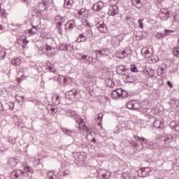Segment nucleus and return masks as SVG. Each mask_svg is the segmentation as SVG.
Wrapping results in <instances>:
<instances>
[{"label":"nucleus","instance_id":"dca6fc26","mask_svg":"<svg viewBox=\"0 0 179 179\" xmlns=\"http://www.w3.org/2000/svg\"><path fill=\"white\" fill-rule=\"evenodd\" d=\"M55 22H56V25L62 26V24H64L65 22H66V17H62V16H60L59 15H56Z\"/></svg>","mask_w":179,"mask_h":179},{"label":"nucleus","instance_id":"4be33fe9","mask_svg":"<svg viewBox=\"0 0 179 179\" xmlns=\"http://www.w3.org/2000/svg\"><path fill=\"white\" fill-rule=\"evenodd\" d=\"M17 163H19L17 158L10 157L8 159V166H10L11 169L16 167V166H17Z\"/></svg>","mask_w":179,"mask_h":179},{"label":"nucleus","instance_id":"58836bf2","mask_svg":"<svg viewBox=\"0 0 179 179\" xmlns=\"http://www.w3.org/2000/svg\"><path fill=\"white\" fill-rule=\"evenodd\" d=\"M159 73H160L162 78H164V76H166V74L167 73V71H166V69H164V68L160 67L159 68Z\"/></svg>","mask_w":179,"mask_h":179},{"label":"nucleus","instance_id":"e433bc0d","mask_svg":"<svg viewBox=\"0 0 179 179\" xmlns=\"http://www.w3.org/2000/svg\"><path fill=\"white\" fill-rule=\"evenodd\" d=\"M147 73V75L150 76V78H153L155 76V70L152 69H145V71Z\"/></svg>","mask_w":179,"mask_h":179},{"label":"nucleus","instance_id":"bf43d9fd","mask_svg":"<svg viewBox=\"0 0 179 179\" xmlns=\"http://www.w3.org/2000/svg\"><path fill=\"white\" fill-rule=\"evenodd\" d=\"M50 72H52L53 73H55V69H54V65H51L50 66H49L48 68Z\"/></svg>","mask_w":179,"mask_h":179},{"label":"nucleus","instance_id":"9b49d317","mask_svg":"<svg viewBox=\"0 0 179 179\" xmlns=\"http://www.w3.org/2000/svg\"><path fill=\"white\" fill-rule=\"evenodd\" d=\"M120 10L118 9V6L115 4H113L109 7L108 14L110 16H115V15H118Z\"/></svg>","mask_w":179,"mask_h":179},{"label":"nucleus","instance_id":"49530a36","mask_svg":"<svg viewBox=\"0 0 179 179\" xmlns=\"http://www.w3.org/2000/svg\"><path fill=\"white\" fill-rule=\"evenodd\" d=\"M145 54V58H150L152 57V53L149 51V50H146L144 52Z\"/></svg>","mask_w":179,"mask_h":179},{"label":"nucleus","instance_id":"680f3d73","mask_svg":"<svg viewBox=\"0 0 179 179\" xmlns=\"http://www.w3.org/2000/svg\"><path fill=\"white\" fill-rule=\"evenodd\" d=\"M50 111H51L52 113H53V114H55V113H57V111H58V110H57L55 108H54L53 106H52L50 107Z\"/></svg>","mask_w":179,"mask_h":179},{"label":"nucleus","instance_id":"20e7f679","mask_svg":"<svg viewBox=\"0 0 179 179\" xmlns=\"http://www.w3.org/2000/svg\"><path fill=\"white\" fill-rule=\"evenodd\" d=\"M150 171H152V169L149 167L141 168L137 171V174L138 177L145 178V177L150 176Z\"/></svg>","mask_w":179,"mask_h":179},{"label":"nucleus","instance_id":"1a4fd4ad","mask_svg":"<svg viewBox=\"0 0 179 179\" xmlns=\"http://www.w3.org/2000/svg\"><path fill=\"white\" fill-rule=\"evenodd\" d=\"M96 27L101 33H107L108 31V28H107V25H106L104 21H99L96 23Z\"/></svg>","mask_w":179,"mask_h":179},{"label":"nucleus","instance_id":"a878e982","mask_svg":"<svg viewBox=\"0 0 179 179\" xmlns=\"http://www.w3.org/2000/svg\"><path fill=\"white\" fill-rule=\"evenodd\" d=\"M10 63L12 65H14V66H19L20 64H22V61L19 57H13L12 59L10 60Z\"/></svg>","mask_w":179,"mask_h":179},{"label":"nucleus","instance_id":"473e14b6","mask_svg":"<svg viewBox=\"0 0 179 179\" xmlns=\"http://www.w3.org/2000/svg\"><path fill=\"white\" fill-rule=\"evenodd\" d=\"M0 17H1V19H6V17H8V13L4 8L0 10Z\"/></svg>","mask_w":179,"mask_h":179},{"label":"nucleus","instance_id":"f704fd0d","mask_svg":"<svg viewBox=\"0 0 179 179\" xmlns=\"http://www.w3.org/2000/svg\"><path fill=\"white\" fill-rule=\"evenodd\" d=\"M129 54H131V50H122L120 52V58H124L125 57H127V55H129Z\"/></svg>","mask_w":179,"mask_h":179},{"label":"nucleus","instance_id":"7ed1b4c3","mask_svg":"<svg viewBox=\"0 0 179 179\" xmlns=\"http://www.w3.org/2000/svg\"><path fill=\"white\" fill-rule=\"evenodd\" d=\"M127 71H129V69L125 68V66L124 65H119L116 67V72L117 75H122V76H125L127 81L131 82L129 80V78H130L129 75L125 74L127 73Z\"/></svg>","mask_w":179,"mask_h":179},{"label":"nucleus","instance_id":"052dcab7","mask_svg":"<svg viewBox=\"0 0 179 179\" xmlns=\"http://www.w3.org/2000/svg\"><path fill=\"white\" fill-rule=\"evenodd\" d=\"M55 99H56L55 104H59V103H61V101H59V99H61V96H59V95H57Z\"/></svg>","mask_w":179,"mask_h":179},{"label":"nucleus","instance_id":"5fc2aeb1","mask_svg":"<svg viewBox=\"0 0 179 179\" xmlns=\"http://www.w3.org/2000/svg\"><path fill=\"white\" fill-rule=\"evenodd\" d=\"M56 27H57V29L58 30V33L59 34H62V30H63L62 25H56Z\"/></svg>","mask_w":179,"mask_h":179},{"label":"nucleus","instance_id":"f257e3e1","mask_svg":"<svg viewBox=\"0 0 179 179\" xmlns=\"http://www.w3.org/2000/svg\"><path fill=\"white\" fill-rule=\"evenodd\" d=\"M66 99L67 100H71V101H76V100L80 99V92L76 89H73L66 95Z\"/></svg>","mask_w":179,"mask_h":179},{"label":"nucleus","instance_id":"13d9d810","mask_svg":"<svg viewBox=\"0 0 179 179\" xmlns=\"http://www.w3.org/2000/svg\"><path fill=\"white\" fill-rule=\"evenodd\" d=\"M24 79H26V76H24V75H22L21 77L17 78V82L20 83L22 80H24Z\"/></svg>","mask_w":179,"mask_h":179},{"label":"nucleus","instance_id":"6ab92c4d","mask_svg":"<svg viewBox=\"0 0 179 179\" xmlns=\"http://www.w3.org/2000/svg\"><path fill=\"white\" fill-rule=\"evenodd\" d=\"M78 124V128L80 129V131H83V129H87V127H86V123H85V121L82 118H79L76 122Z\"/></svg>","mask_w":179,"mask_h":179},{"label":"nucleus","instance_id":"de8ad7c7","mask_svg":"<svg viewBox=\"0 0 179 179\" xmlns=\"http://www.w3.org/2000/svg\"><path fill=\"white\" fill-rule=\"evenodd\" d=\"M41 5L44 6L43 9L42 10V11L44 12V10H45V8H47V5H48V1H43L42 3L40 4V6H41Z\"/></svg>","mask_w":179,"mask_h":179},{"label":"nucleus","instance_id":"72a5a7b5","mask_svg":"<svg viewBox=\"0 0 179 179\" xmlns=\"http://www.w3.org/2000/svg\"><path fill=\"white\" fill-rule=\"evenodd\" d=\"M76 58H77V59L80 61V62H83V61L84 59H86L87 57H86V55H84V54H82V53H77L76 54Z\"/></svg>","mask_w":179,"mask_h":179},{"label":"nucleus","instance_id":"2eb2a0df","mask_svg":"<svg viewBox=\"0 0 179 179\" xmlns=\"http://www.w3.org/2000/svg\"><path fill=\"white\" fill-rule=\"evenodd\" d=\"M134 139H136V142H140L139 146H143V149L145 146V145L148 144V139L143 138V137H139V136L134 135Z\"/></svg>","mask_w":179,"mask_h":179},{"label":"nucleus","instance_id":"774afa93","mask_svg":"<svg viewBox=\"0 0 179 179\" xmlns=\"http://www.w3.org/2000/svg\"><path fill=\"white\" fill-rule=\"evenodd\" d=\"M176 166H177V167H179V159H177L176 161Z\"/></svg>","mask_w":179,"mask_h":179},{"label":"nucleus","instance_id":"8fccbe9b","mask_svg":"<svg viewBox=\"0 0 179 179\" xmlns=\"http://www.w3.org/2000/svg\"><path fill=\"white\" fill-rule=\"evenodd\" d=\"M83 26H86L87 27H90V23L87 20H83Z\"/></svg>","mask_w":179,"mask_h":179},{"label":"nucleus","instance_id":"37998d69","mask_svg":"<svg viewBox=\"0 0 179 179\" xmlns=\"http://www.w3.org/2000/svg\"><path fill=\"white\" fill-rule=\"evenodd\" d=\"M6 57V51H5L4 50H0V58L1 59H3Z\"/></svg>","mask_w":179,"mask_h":179},{"label":"nucleus","instance_id":"a18cd8bd","mask_svg":"<svg viewBox=\"0 0 179 179\" xmlns=\"http://www.w3.org/2000/svg\"><path fill=\"white\" fill-rule=\"evenodd\" d=\"M128 96H129L128 92H127V91L122 89L121 97H122V99H127V97H128Z\"/></svg>","mask_w":179,"mask_h":179},{"label":"nucleus","instance_id":"cd10ccee","mask_svg":"<svg viewBox=\"0 0 179 179\" xmlns=\"http://www.w3.org/2000/svg\"><path fill=\"white\" fill-rule=\"evenodd\" d=\"M73 5V0H64V8L66 9H72Z\"/></svg>","mask_w":179,"mask_h":179},{"label":"nucleus","instance_id":"aec40b11","mask_svg":"<svg viewBox=\"0 0 179 179\" xmlns=\"http://www.w3.org/2000/svg\"><path fill=\"white\" fill-rule=\"evenodd\" d=\"M65 30H72L73 27H76V23L75 22L74 20H69L66 24H65Z\"/></svg>","mask_w":179,"mask_h":179},{"label":"nucleus","instance_id":"c9c22d12","mask_svg":"<svg viewBox=\"0 0 179 179\" xmlns=\"http://www.w3.org/2000/svg\"><path fill=\"white\" fill-rule=\"evenodd\" d=\"M63 80L64 85H70V83H72V82L73 81V78L71 77H64Z\"/></svg>","mask_w":179,"mask_h":179},{"label":"nucleus","instance_id":"b1692460","mask_svg":"<svg viewBox=\"0 0 179 179\" xmlns=\"http://www.w3.org/2000/svg\"><path fill=\"white\" fill-rule=\"evenodd\" d=\"M62 131L64 134H66L68 136H71V138L76 136V131L75 130H70L68 129L63 128Z\"/></svg>","mask_w":179,"mask_h":179},{"label":"nucleus","instance_id":"412c9836","mask_svg":"<svg viewBox=\"0 0 179 179\" xmlns=\"http://www.w3.org/2000/svg\"><path fill=\"white\" fill-rule=\"evenodd\" d=\"M22 167L24 170V173H31V174H33V173H34V169H33V168L29 166V164H27V163L22 164Z\"/></svg>","mask_w":179,"mask_h":179},{"label":"nucleus","instance_id":"7c9ffc66","mask_svg":"<svg viewBox=\"0 0 179 179\" xmlns=\"http://www.w3.org/2000/svg\"><path fill=\"white\" fill-rule=\"evenodd\" d=\"M86 58L83 60L82 62H84V64H87V65H90L92 62H93V57L90 55H86Z\"/></svg>","mask_w":179,"mask_h":179},{"label":"nucleus","instance_id":"4468645a","mask_svg":"<svg viewBox=\"0 0 179 179\" xmlns=\"http://www.w3.org/2000/svg\"><path fill=\"white\" fill-rule=\"evenodd\" d=\"M162 141H164L165 146H167L169 143H171L174 138L171 134H167L162 138Z\"/></svg>","mask_w":179,"mask_h":179},{"label":"nucleus","instance_id":"338daca9","mask_svg":"<svg viewBox=\"0 0 179 179\" xmlns=\"http://www.w3.org/2000/svg\"><path fill=\"white\" fill-rule=\"evenodd\" d=\"M101 177H102L103 178H104V179H107V178H108V176H107V174H106V173H103V174H102Z\"/></svg>","mask_w":179,"mask_h":179},{"label":"nucleus","instance_id":"a211bd4d","mask_svg":"<svg viewBox=\"0 0 179 179\" xmlns=\"http://www.w3.org/2000/svg\"><path fill=\"white\" fill-rule=\"evenodd\" d=\"M169 33H174V31L170 30V29H164V34L157 33L156 34V37H157V38H158V40H162V38H164V37H166V36H169V34H170Z\"/></svg>","mask_w":179,"mask_h":179},{"label":"nucleus","instance_id":"393cba45","mask_svg":"<svg viewBox=\"0 0 179 179\" xmlns=\"http://www.w3.org/2000/svg\"><path fill=\"white\" fill-rule=\"evenodd\" d=\"M169 127L173 131H176V132H179V123H177L176 121H172L169 124Z\"/></svg>","mask_w":179,"mask_h":179},{"label":"nucleus","instance_id":"9d476101","mask_svg":"<svg viewBox=\"0 0 179 179\" xmlns=\"http://www.w3.org/2000/svg\"><path fill=\"white\" fill-rule=\"evenodd\" d=\"M22 174H24V171H23L22 169H17L10 172V176L12 179H16L19 178Z\"/></svg>","mask_w":179,"mask_h":179},{"label":"nucleus","instance_id":"09e8293b","mask_svg":"<svg viewBox=\"0 0 179 179\" xmlns=\"http://www.w3.org/2000/svg\"><path fill=\"white\" fill-rule=\"evenodd\" d=\"M122 178L124 179H131V174L127 173H122Z\"/></svg>","mask_w":179,"mask_h":179},{"label":"nucleus","instance_id":"2f4dec72","mask_svg":"<svg viewBox=\"0 0 179 179\" xmlns=\"http://www.w3.org/2000/svg\"><path fill=\"white\" fill-rule=\"evenodd\" d=\"M124 22L129 24V26H132L134 24V18L131 17H127L126 19L124 20Z\"/></svg>","mask_w":179,"mask_h":179},{"label":"nucleus","instance_id":"69168bd1","mask_svg":"<svg viewBox=\"0 0 179 179\" xmlns=\"http://www.w3.org/2000/svg\"><path fill=\"white\" fill-rule=\"evenodd\" d=\"M166 83L169 87H173V83L171 81H167Z\"/></svg>","mask_w":179,"mask_h":179},{"label":"nucleus","instance_id":"5701e85b","mask_svg":"<svg viewBox=\"0 0 179 179\" xmlns=\"http://www.w3.org/2000/svg\"><path fill=\"white\" fill-rule=\"evenodd\" d=\"M78 15H80V17H87V16H89V10L83 8L78 10Z\"/></svg>","mask_w":179,"mask_h":179},{"label":"nucleus","instance_id":"603ef678","mask_svg":"<svg viewBox=\"0 0 179 179\" xmlns=\"http://www.w3.org/2000/svg\"><path fill=\"white\" fill-rule=\"evenodd\" d=\"M143 19H139L138 20V27H140V29H143Z\"/></svg>","mask_w":179,"mask_h":179},{"label":"nucleus","instance_id":"e2e57ef3","mask_svg":"<svg viewBox=\"0 0 179 179\" xmlns=\"http://www.w3.org/2000/svg\"><path fill=\"white\" fill-rule=\"evenodd\" d=\"M20 2H22V3H25L27 6H29V0H20Z\"/></svg>","mask_w":179,"mask_h":179},{"label":"nucleus","instance_id":"0e129e2a","mask_svg":"<svg viewBox=\"0 0 179 179\" xmlns=\"http://www.w3.org/2000/svg\"><path fill=\"white\" fill-rule=\"evenodd\" d=\"M54 176V171H50L48 173V177H52Z\"/></svg>","mask_w":179,"mask_h":179},{"label":"nucleus","instance_id":"c85d7f7f","mask_svg":"<svg viewBox=\"0 0 179 179\" xmlns=\"http://www.w3.org/2000/svg\"><path fill=\"white\" fill-rule=\"evenodd\" d=\"M131 3L133 6H135L138 9L142 8V2L141 0H131Z\"/></svg>","mask_w":179,"mask_h":179},{"label":"nucleus","instance_id":"ddd939ff","mask_svg":"<svg viewBox=\"0 0 179 179\" xmlns=\"http://www.w3.org/2000/svg\"><path fill=\"white\" fill-rule=\"evenodd\" d=\"M153 127L154 128H155V129H158V131H162V129L164 128V124H163V122H162V120L155 119L153 123Z\"/></svg>","mask_w":179,"mask_h":179},{"label":"nucleus","instance_id":"3c124183","mask_svg":"<svg viewBox=\"0 0 179 179\" xmlns=\"http://www.w3.org/2000/svg\"><path fill=\"white\" fill-rule=\"evenodd\" d=\"M115 92H116V94L118 97H121L122 89H117L115 90Z\"/></svg>","mask_w":179,"mask_h":179},{"label":"nucleus","instance_id":"ea45409f","mask_svg":"<svg viewBox=\"0 0 179 179\" xmlns=\"http://www.w3.org/2000/svg\"><path fill=\"white\" fill-rule=\"evenodd\" d=\"M68 44H65V43H60L59 46V50L60 51H66V47H67Z\"/></svg>","mask_w":179,"mask_h":179},{"label":"nucleus","instance_id":"4c0bfd02","mask_svg":"<svg viewBox=\"0 0 179 179\" xmlns=\"http://www.w3.org/2000/svg\"><path fill=\"white\" fill-rule=\"evenodd\" d=\"M38 31V28L36 26H32V28H31L29 31V34H36Z\"/></svg>","mask_w":179,"mask_h":179},{"label":"nucleus","instance_id":"79ce46f5","mask_svg":"<svg viewBox=\"0 0 179 179\" xmlns=\"http://www.w3.org/2000/svg\"><path fill=\"white\" fill-rule=\"evenodd\" d=\"M66 51H67L68 52H72V51H73V45L72 44L67 45Z\"/></svg>","mask_w":179,"mask_h":179},{"label":"nucleus","instance_id":"f03ea898","mask_svg":"<svg viewBox=\"0 0 179 179\" xmlns=\"http://www.w3.org/2000/svg\"><path fill=\"white\" fill-rule=\"evenodd\" d=\"M87 34H80L76 39L77 43H86L87 40H89L92 36H93V32L92 31V29L88 28L87 29Z\"/></svg>","mask_w":179,"mask_h":179},{"label":"nucleus","instance_id":"f8f14e48","mask_svg":"<svg viewBox=\"0 0 179 179\" xmlns=\"http://www.w3.org/2000/svg\"><path fill=\"white\" fill-rule=\"evenodd\" d=\"M103 8H104V2L99 1L93 5L92 10H94V12H99V10H101Z\"/></svg>","mask_w":179,"mask_h":179},{"label":"nucleus","instance_id":"864d4df0","mask_svg":"<svg viewBox=\"0 0 179 179\" xmlns=\"http://www.w3.org/2000/svg\"><path fill=\"white\" fill-rule=\"evenodd\" d=\"M22 43H23V48H26V45H27V44H29V41H27V38L26 37H24V38H22Z\"/></svg>","mask_w":179,"mask_h":179},{"label":"nucleus","instance_id":"6e6d98bb","mask_svg":"<svg viewBox=\"0 0 179 179\" xmlns=\"http://www.w3.org/2000/svg\"><path fill=\"white\" fill-rule=\"evenodd\" d=\"M97 120L99 121V122H101L103 121V113H99L97 115Z\"/></svg>","mask_w":179,"mask_h":179},{"label":"nucleus","instance_id":"4d7b16f0","mask_svg":"<svg viewBox=\"0 0 179 179\" xmlns=\"http://www.w3.org/2000/svg\"><path fill=\"white\" fill-rule=\"evenodd\" d=\"M111 98L112 99H118V96L117 95V92L114 90L111 93Z\"/></svg>","mask_w":179,"mask_h":179},{"label":"nucleus","instance_id":"6e6552de","mask_svg":"<svg viewBox=\"0 0 179 179\" xmlns=\"http://www.w3.org/2000/svg\"><path fill=\"white\" fill-rule=\"evenodd\" d=\"M43 51L45 55H48V57H54L55 52H54V48L48 45H45V48H43Z\"/></svg>","mask_w":179,"mask_h":179},{"label":"nucleus","instance_id":"bb28decb","mask_svg":"<svg viewBox=\"0 0 179 179\" xmlns=\"http://www.w3.org/2000/svg\"><path fill=\"white\" fill-rule=\"evenodd\" d=\"M130 145L133 149H136V150H138V152L142 150V149H143V145H139L138 143L134 141H132L131 143H130Z\"/></svg>","mask_w":179,"mask_h":179},{"label":"nucleus","instance_id":"0eeeda50","mask_svg":"<svg viewBox=\"0 0 179 179\" xmlns=\"http://www.w3.org/2000/svg\"><path fill=\"white\" fill-rule=\"evenodd\" d=\"M95 54L96 57H108L111 52H110V48H103L99 50H96Z\"/></svg>","mask_w":179,"mask_h":179},{"label":"nucleus","instance_id":"c03bdc74","mask_svg":"<svg viewBox=\"0 0 179 179\" xmlns=\"http://www.w3.org/2000/svg\"><path fill=\"white\" fill-rule=\"evenodd\" d=\"M130 71L135 73L138 72V67H136L135 66V64H131V68H130Z\"/></svg>","mask_w":179,"mask_h":179},{"label":"nucleus","instance_id":"c756f323","mask_svg":"<svg viewBox=\"0 0 179 179\" xmlns=\"http://www.w3.org/2000/svg\"><path fill=\"white\" fill-rule=\"evenodd\" d=\"M170 107L171 108H178V101L175 99H171V101L169 103Z\"/></svg>","mask_w":179,"mask_h":179},{"label":"nucleus","instance_id":"39448f33","mask_svg":"<svg viewBox=\"0 0 179 179\" xmlns=\"http://www.w3.org/2000/svg\"><path fill=\"white\" fill-rule=\"evenodd\" d=\"M127 108H129V110H141L142 108V106H141V103L136 101H130L127 104Z\"/></svg>","mask_w":179,"mask_h":179},{"label":"nucleus","instance_id":"423d86ee","mask_svg":"<svg viewBox=\"0 0 179 179\" xmlns=\"http://www.w3.org/2000/svg\"><path fill=\"white\" fill-rule=\"evenodd\" d=\"M171 13L167 10H161L159 13V17L161 19L162 21H166L169 20V18L171 17Z\"/></svg>","mask_w":179,"mask_h":179},{"label":"nucleus","instance_id":"a19ab883","mask_svg":"<svg viewBox=\"0 0 179 179\" xmlns=\"http://www.w3.org/2000/svg\"><path fill=\"white\" fill-rule=\"evenodd\" d=\"M173 55L178 58L179 57V48H174L173 50Z\"/></svg>","mask_w":179,"mask_h":179},{"label":"nucleus","instance_id":"f3484780","mask_svg":"<svg viewBox=\"0 0 179 179\" xmlns=\"http://www.w3.org/2000/svg\"><path fill=\"white\" fill-rule=\"evenodd\" d=\"M67 115L68 117H71V118H73V120H75L76 122H77L78 120L80 118L76 111L71 109L68 110Z\"/></svg>","mask_w":179,"mask_h":179}]
</instances>
